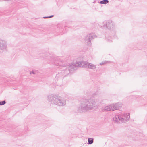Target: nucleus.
<instances>
[{
    "label": "nucleus",
    "instance_id": "f03ea898",
    "mask_svg": "<svg viewBox=\"0 0 147 147\" xmlns=\"http://www.w3.org/2000/svg\"><path fill=\"white\" fill-rule=\"evenodd\" d=\"M77 66L78 67H85L86 68L91 69L94 70L96 69V65L92 64L89 63L87 61L77 62L75 65H70L68 69H67L65 71H69V73H71L72 71L76 69Z\"/></svg>",
    "mask_w": 147,
    "mask_h": 147
},
{
    "label": "nucleus",
    "instance_id": "f257e3e1",
    "mask_svg": "<svg viewBox=\"0 0 147 147\" xmlns=\"http://www.w3.org/2000/svg\"><path fill=\"white\" fill-rule=\"evenodd\" d=\"M102 102L100 100L95 101L94 99H82L80 101V105L78 108V111L80 113L85 112L89 110H92L94 107L97 106Z\"/></svg>",
    "mask_w": 147,
    "mask_h": 147
},
{
    "label": "nucleus",
    "instance_id": "423d86ee",
    "mask_svg": "<svg viewBox=\"0 0 147 147\" xmlns=\"http://www.w3.org/2000/svg\"><path fill=\"white\" fill-rule=\"evenodd\" d=\"M113 104L114 105V110L120 109L122 106V104L119 102L113 103Z\"/></svg>",
    "mask_w": 147,
    "mask_h": 147
},
{
    "label": "nucleus",
    "instance_id": "ddd939ff",
    "mask_svg": "<svg viewBox=\"0 0 147 147\" xmlns=\"http://www.w3.org/2000/svg\"><path fill=\"white\" fill-rule=\"evenodd\" d=\"M6 102L5 100L0 102V105H3L6 103Z\"/></svg>",
    "mask_w": 147,
    "mask_h": 147
},
{
    "label": "nucleus",
    "instance_id": "6e6552de",
    "mask_svg": "<svg viewBox=\"0 0 147 147\" xmlns=\"http://www.w3.org/2000/svg\"><path fill=\"white\" fill-rule=\"evenodd\" d=\"M65 71H63L61 72L60 73H59V74H57L56 77H55V81H56L57 79L58 78V77L59 76H62V74H63V75H64L65 74L64 73H65Z\"/></svg>",
    "mask_w": 147,
    "mask_h": 147
},
{
    "label": "nucleus",
    "instance_id": "4468645a",
    "mask_svg": "<svg viewBox=\"0 0 147 147\" xmlns=\"http://www.w3.org/2000/svg\"><path fill=\"white\" fill-rule=\"evenodd\" d=\"M53 60H54V59H53Z\"/></svg>",
    "mask_w": 147,
    "mask_h": 147
},
{
    "label": "nucleus",
    "instance_id": "20e7f679",
    "mask_svg": "<svg viewBox=\"0 0 147 147\" xmlns=\"http://www.w3.org/2000/svg\"><path fill=\"white\" fill-rule=\"evenodd\" d=\"M130 114L129 113L121 114L117 115L113 118L114 121L117 123H121L126 122L130 119Z\"/></svg>",
    "mask_w": 147,
    "mask_h": 147
},
{
    "label": "nucleus",
    "instance_id": "7ed1b4c3",
    "mask_svg": "<svg viewBox=\"0 0 147 147\" xmlns=\"http://www.w3.org/2000/svg\"><path fill=\"white\" fill-rule=\"evenodd\" d=\"M47 100L52 103L59 106H64L66 104L65 99L53 94L48 96Z\"/></svg>",
    "mask_w": 147,
    "mask_h": 147
},
{
    "label": "nucleus",
    "instance_id": "9d476101",
    "mask_svg": "<svg viewBox=\"0 0 147 147\" xmlns=\"http://www.w3.org/2000/svg\"><path fill=\"white\" fill-rule=\"evenodd\" d=\"M93 139L92 138H89L88 139V144H91L93 143Z\"/></svg>",
    "mask_w": 147,
    "mask_h": 147
},
{
    "label": "nucleus",
    "instance_id": "2eb2a0df",
    "mask_svg": "<svg viewBox=\"0 0 147 147\" xmlns=\"http://www.w3.org/2000/svg\"><path fill=\"white\" fill-rule=\"evenodd\" d=\"M65 75L64 76V77H65Z\"/></svg>",
    "mask_w": 147,
    "mask_h": 147
},
{
    "label": "nucleus",
    "instance_id": "39448f33",
    "mask_svg": "<svg viewBox=\"0 0 147 147\" xmlns=\"http://www.w3.org/2000/svg\"><path fill=\"white\" fill-rule=\"evenodd\" d=\"M114 104H111L110 105L102 107L101 108V110L103 111H114Z\"/></svg>",
    "mask_w": 147,
    "mask_h": 147
},
{
    "label": "nucleus",
    "instance_id": "9b49d317",
    "mask_svg": "<svg viewBox=\"0 0 147 147\" xmlns=\"http://www.w3.org/2000/svg\"><path fill=\"white\" fill-rule=\"evenodd\" d=\"M38 73V71L37 70H32V71L30 72V74H36Z\"/></svg>",
    "mask_w": 147,
    "mask_h": 147
},
{
    "label": "nucleus",
    "instance_id": "1a4fd4ad",
    "mask_svg": "<svg viewBox=\"0 0 147 147\" xmlns=\"http://www.w3.org/2000/svg\"><path fill=\"white\" fill-rule=\"evenodd\" d=\"M112 63L111 61H102V62L100 63V65H102L105 64L106 63Z\"/></svg>",
    "mask_w": 147,
    "mask_h": 147
},
{
    "label": "nucleus",
    "instance_id": "0eeeda50",
    "mask_svg": "<svg viewBox=\"0 0 147 147\" xmlns=\"http://www.w3.org/2000/svg\"><path fill=\"white\" fill-rule=\"evenodd\" d=\"M63 77L59 78L57 80L56 83L58 86H60L61 85L62 82Z\"/></svg>",
    "mask_w": 147,
    "mask_h": 147
},
{
    "label": "nucleus",
    "instance_id": "f8f14e48",
    "mask_svg": "<svg viewBox=\"0 0 147 147\" xmlns=\"http://www.w3.org/2000/svg\"><path fill=\"white\" fill-rule=\"evenodd\" d=\"M108 1L107 0H104L101 1L100 3L102 4H105L108 3Z\"/></svg>",
    "mask_w": 147,
    "mask_h": 147
}]
</instances>
